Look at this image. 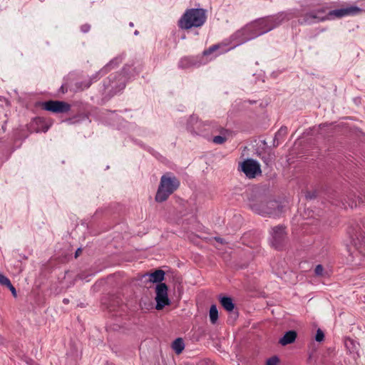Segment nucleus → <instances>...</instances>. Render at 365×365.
Wrapping results in <instances>:
<instances>
[{
    "mask_svg": "<svg viewBox=\"0 0 365 365\" xmlns=\"http://www.w3.org/2000/svg\"><path fill=\"white\" fill-rule=\"evenodd\" d=\"M139 73L133 66L125 65L121 73H115L110 74L103 81V91L110 96H113L123 90L126 85V81L135 76Z\"/></svg>",
    "mask_w": 365,
    "mask_h": 365,
    "instance_id": "nucleus-1",
    "label": "nucleus"
},
{
    "mask_svg": "<svg viewBox=\"0 0 365 365\" xmlns=\"http://www.w3.org/2000/svg\"><path fill=\"white\" fill-rule=\"evenodd\" d=\"M206 21L205 11L203 9H190L186 11L178 22V26L183 29L200 27Z\"/></svg>",
    "mask_w": 365,
    "mask_h": 365,
    "instance_id": "nucleus-2",
    "label": "nucleus"
},
{
    "mask_svg": "<svg viewBox=\"0 0 365 365\" xmlns=\"http://www.w3.org/2000/svg\"><path fill=\"white\" fill-rule=\"evenodd\" d=\"M296 16L295 13L291 10L279 12L273 16H268L264 18L259 19V25H261V31L258 34H264L274 28L281 25L284 21H289Z\"/></svg>",
    "mask_w": 365,
    "mask_h": 365,
    "instance_id": "nucleus-3",
    "label": "nucleus"
},
{
    "mask_svg": "<svg viewBox=\"0 0 365 365\" xmlns=\"http://www.w3.org/2000/svg\"><path fill=\"white\" fill-rule=\"evenodd\" d=\"M296 16L295 13L291 10L279 12L273 16H268L264 18L259 19V25H261V31L258 34H264L274 28L281 25L284 21H289Z\"/></svg>",
    "mask_w": 365,
    "mask_h": 365,
    "instance_id": "nucleus-4",
    "label": "nucleus"
},
{
    "mask_svg": "<svg viewBox=\"0 0 365 365\" xmlns=\"http://www.w3.org/2000/svg\"><path fill=\"white\" fill-rule=\"evenodd\" d=\"M179 186L180 181L175 176L170 175H163L155 195V201L158 202L165 201Z\"/></svg>",
    "mask_w": 365,
    "mask_h": 365,
    "instance_id": "nucleus-5",
    "label": "nucleus"
},
{
    "mask_svg": "<svg viewBox=\"0 0 365 365\" xmlns=\"http://www.w3.org/2000/svg\"><path fill=\"white\" fill-rule=\"evenodd\" d=\"M251 209L256 213L269 217H277L283 212V206L276 200H270L267 202H260L250 205Z\"/></svg>",
    "mask_w": 365,
    "mask_h": 365,
    "instance_id": "nucleus-6",
    "label": "nucleus"
},
{
    "mask_svg": "<svg viewBox=\"0 0 365 365\" xmlns=\"http://www.w3.org/2000/svg\"><path fill=\"white\" fill-rule=\"evenodd\" d=\"M123 56H119L112 59L103 68L92 75L88 81H82L79 83L78 87L82 90L88 88L93 82L97 81L101 77L106 74L111 68L118 66L123 61Z\"/></svg>",
    "mask_w": 365,
    "mask_h": 365,
    "instance_id": "nucleus-7",
    "label": "nucleus"
},
{
    "mask_svg": "<svg viewBox=\"0 0 365 365\" xmlns=\"http://www.w3.org/2000/svg\"><path fill=\"white\" fill-rule=\"evenodd\" d=\"M271 245L276 250H282L287 244V234L286 227L282 225L274 227L271 232Z\"/></svg>",
    "mask_w": 365,
    "mask_h": 365,
    "instance_id": "nucleus-8",
    "label": "nucleus"
},
{
    "mask_svg": "<svg viewBox=\"0 0 365 365\" xmlns=\"http://www.w3.org/2000/svg\"><path fill=\"white\" fill-rule=\"evenodd\" d=\"M327 9L324 7L313 10L304 14L299 19L301 25H310L326 21L325 13Z\"/></svg>",
    "mask_w": 365,
    "mask_h": 365,
    "instance_id": "nucleus-9",
    "label": "nucleus"
},
{
    "mask_svg": "<svg viewBox=\"0 0 365 365\" xmlns=\"http://www.w3.org/2000/svg\"><path fill=\"white\" fill-rule=\"evenodd\" d=\"M42 109L53 113H66L70 111V103L62 101L49 100L41 103Z\"/></svg>",
    "mask_w": 365,
    "mask_h": 365,
    "instance_id": "nucleus-10",
    "label": "nucleus"
},
{
    "mask_svg": "<svg viewBox=\"0 0 365 365\" xmlns=\"http://www.w3.org/2000/svg\"><path fill=\"white\" fill-rule=\"evenodd\" d=\"M362 10L356 6H351L346 8L334 9L325 13L326 20L340 19L346 16H353L359 14Z\"/></svg>",
    "mask_w": 365,
    "mask_h": 365,
    "instance_id": "nucleus-11",
    "label": "nucleus"
},
{
    "mask_svg": "<svg viewBox=\"0 0 365 365\" xmlns=\"http://www.w3.org/2000/svg\"><path fill=\"white\" fill-rule=\"evenodd\" d=\"M241 170L249 178H255L262 173L259 163L252 158H248L241 163Z\"/></svg>",
    "mask_w": 365,
    "mask_h": 365,
    "instance_id": "nucleus-12",
    "label": "nucleus"
},
{
    "mask_svg": "<svg viewBox=\"0 0 365 365\" xmlns=\"http://www.w3.org/2000/svg\"><path fill=\"white\" fill-rule=\"evenodd\" d=\"M168 286L165 283L158 284L156 286V306L158 310H161L165 306L170 304V299L168 297Z\"/></svg>",
    "mask_w": 365,
    "mask_h": 365,
    "instance_id": "nucleus-13",
    "label": "nucleus"
},
{
    "mask_svg": "<svg viewBox=\"0 0 365 365\" xmlns=\"http://www.w3.org/2000/svg\"><path fill=\"white\" fill-rule=\"evenodd\" d=\"M203 63H205L202 56H184L178 61V66L181 69H187L192 67H199Z\"/></svg>",
    "mask_w": 365,
    "mask_h": 365,
    "instance_id": "nucleus-14",
    "label": "nucleus"
},
{
    "mask_svg": "<svg viewBox=\"0 0 365 365\" xmlns=\"http://www.w3.org/2000/svg\"><path fill=\"white\" fill-rule=\"evenodd\" d=\"M351 237L354 247L365 259V232L359 229L356 232L355 237Z\"/></svg>",
    "mask_w": 365,
    "mask_h": 365,
    "instance_id": "nucleus-15",
    "label": "nucleus"
},
{
    "mask_svg": "<svg viewBox=\"0 0 365 365\" xmlns=\"http://www.w3.org/2000/svg\"><path fill=\"white\" fill-rule=\"evenodd\" d=\"M232 38L234 41H237V44L244 43L248 41L254 39L252 33L248 29V25L247 24L245 27L237 31L232 36Z\"/></svg>",
    "mask_w": 365,
    "mask_h": 365,
    "instance_id": "nucleus-16",
    "label": "nucleus"
},
{
    "mask_svg": "<svg viewBox=\"0 0 365 365\" xmlns=\"http://www.w3.org/2000/svg\"><path fill=\"white\" fill-rule=\"evenodd\" d=\"M165 272L162 269H156L152 273H145L142 276L143 279H145V282H149L153 283H163L162 281L165 278Z\"/></svg>",
    "mask_w": 365,
    "mask_h": 365,
    "instance_id": "nucleus-17",
    "label": "nucleus"
},
{
    "mask_svg": "<svg viewBox=\"0 0 365 365\" xmlns=\"http://www.w3.org/2000/svg\"><path fill=\"white\" fill-rule=\"evenodd\" d=\"M50 125H48L44 118L41 117H36L34 118L31 123V129L36 133L43 132L46 133L49 129Z\"/></svg>",
    "mask_w": 365,
    "mask_h": 365,
    "instance_id": "nucleus-18",
    "label": "nucleus"
},
{
    "mask_svg": "<svg viewBox=\"0 0 365 365\" xmlns=\"http://www.w3.org/2000/svg\"><path fill=\"white\" fill-rule=\"evenodd\" d=\"M218 299L222 307L228 312H232L235 308V304L230 297L220 294Z\"/></svg>",
    "mask_w": 365,
    "mask_h": 365,
    "instance_id": "nucleus-19",
    "label": "nucleus"
},
{
    "mask_svg": "<svg viewBox=\"0 0 365 365\" xmlns=\"http://www.w3.org/2000/svg\"><path fill=\"white\" fill-rule=\"evenodd\" d=\"M259 156L263 163L268 167L272 166L275 160L274 153L270 150L259 153Z\"/></svg>",
    "mask_w": 365,
    "mask_h": 365,
    "instance_id": "nucleus-20",
    "label": "nucleus"
},
{
    "mask_svg": "<svg viewBox=\"0 0 365 365\" xmlns=\"http://www.w3.org/2000/svg\"><path fill=\"white\" fill-rule=\"evenodd\" d=\"M247 25H248V29H250V31L252 33L254 38L262 35V34H258L262 30L261 25H259V22L258 19L247 24Z\"/></svg>",
    "mask_w": 365,
    "mask_h": 365,
    "instance_id": "nucleus-21",
    "label": "nucleus"
},
{
    "mask_svg": "<svg viewBox=\"0 0 365 365\" xmlns=\"http://www.w3.org/2000/svg\"><path fill=\"white\" fill-rule=\"evenodd\" d=\"M297 336V333L294 330H289L287 331L282 337H281L278 342H294Z\"/></svg>",
    "mask_w": 365,
    "mask_h": 365,
    "instance_id": "nucleus-22",
    "label": "nucleus"
},
{
    "mask_svg": "<svg viewBox=\"0 0 365 365\" xmlns=\"http://www.w3.org/2000/svg\"><path fill=\"white\" fill-rule=\"evenodd\" d=\"M209 317L210 322L215 324L218 319V310L215 304L211 305L209 312Z\"/></svg>",
    "mask_w": 365,
    "mask_h": 365,
    "instance_id": "nucleus-23",
    "label": "nucleus"
},
{
    "mask_svg": "<svg viewBox=\"0 0 365 365\" xmlns=\"http://www.w3.org/2000/svg\"><path fill=\"white\" fill-rule=\"evenodd\" d=\"M227 133V130H226L225 128H222L220 130V133L222 134V135L215 136L212 138V142L217 145L223 144L227 140V138L225 135V134Z\"/></svg>",
    "mask_w": 365,
    "mask_h": 365,
    "instance_id": "nucleus-24",
    "label": "nucleus"
},
{
    "mask_svg": "<svg viewBox=\"0 0 365 365\" xmlns=\"http://www.w3.org/2000/svg\"><path fill=\"white\" fill-rule=\"evenodd\" d=\"M319 344H312V346L310 347L311 351L309 353V359H318V349H319Z\"/></svg>",
    "mask_w": 365,
    "mask_h": 365,
    "instance_id": "nucleus-25",
    "label": "nucleus"
},
{
    "mask_svg": "<svg viewBox=\"0 0 365 365\" xmlns=\"http://www.w3.org/2000/svg\"><path fill=\"white\" fill-rule=\"evenodd\" d=\"M88 118V116L86 114L81 113L80 115L73 116L71 118L68 119V121H70L71 123H78L80 121L85 120Z\"/></svg>",
    "mask_w": 365,
    "mask_h": 365,
    "instance_id": "nucleus-26",
    "label": "nucleus"
},
{
    "mask_svg": "<svg viewBox=\"0 0 365 365\" xmlns=\"http://www.w3.org/2000/svg\"><path fill=\"white\" fill-rule=\"evenodd\" d=\"M171 348L177 354H180L185 349V344H171Z\"/></svg>",
    "mask_w": 365,
    "mask_h": 365,
    "instance_id": "nucleus-27",
    "label": "nucleus"
},
{
    "mask_svg": "<svg viewBox=\"0 0 365 365\" xmlns=\"http://www.w3.org/2000/svg\"><path fill=\"white\" fill-rule=\"evenodd\" d=\"M345 346L346 348V350L350 353H356L357 357L359 356V354L358 351V349H356V344H345Z\"/></svg>",
    "mask_w": 365,
    "mask_h": 365,
    "instance_id": "nucleus-28",
    "label": "nucleus"
},
{
    "mask_svg": "<svg viewBox=\"0 0 365 365\" xmlns=\"http://www.w3.org/2000/svg\"><path fill=\"white\" fill-rule=\"evenodd\" d=\"M219 47H220V46L217 44L212 45L209 48H207L203 51L202 56L203 57V56H207L210 55L211 53H212L213 52L217 51L219 48Z\"/></svg>",
    "mask_w": 365,
    "mask_h": 365,
    "instance_id": "nucleus-29",
    "label": "nucleus"
},
{
    "mask_svg": "<svg viewBox=\"0 0 365 365\" xmlns=\"http://www.w3.org/2000/svg\"><path fill=\"white\" fill-rule=\"evenodd\" d=\"M279 359L277 356H273L267 360L266 365H278Z\"/></svg>",
    "mask_w": 365,
    "mask_h": 365,
    "instance_id": "nucleus-30",
    "label": "nucleus"
},
{
    "mask_svg": "<svg viewBox=\"0 0 365 365\" xmlns=\"http://www.w3.org/2000/svg\"><path fill=\"white\" fill-rule=\"evenodd\" d=\"M287 134V127H281L279 130L275 133L276 138H284Z\"/></svg>",
    "mask_w": 365,
    "mask_h": 365,
    "instance_id": "nucleus-31",
    "label": "nucleus"
},
{
    "mask_svg": "<svg viewBox=\"0 0 365 365\" xmlns=\"http://www.w3.org/2000/svg\"><path fill=\"white\" fill-rule=\"evenodd\" d=\"M324 339V331L318 329L315 335V340L317 342H322Z\"/></svg>",
    "mask_w": 365,
    "mask_h": 365,
    "instance_id": "nucleus-32",
    "label": "nucleus"
},
{
    "mask_svg": "<svg viewBox=\"0 0 365 365\" xmlns=\"http://www.w3.org/2000/svg\"><path fill=\"white\" fill-rule=\"evenodd\" d=\"M305 197L307 199L313 200L317 197V192L316 190L314 191H308L307 192Z\"/></svg>",
    "mask_w": 365,
    "mask_h": 365,
    "instance_id": "nucleus-33",
    "label": "nucleus"
},
{
    "mask_svg": "<svg viewBox=\"0 0 365 365\" xmlns=\"http://www.w3.org/2000/svg\"><path fill=\"white\" fill-rule=\"evenodd\" d=\"M10 280L5 275L0 273V284L6 286L9 283Z\"/></svg>",
    "mask_w": 365,
    "mask_h": 365,
    "instance_id": "nucleus-34",
    "label": "nucleus"
},
{
    "mask_svg": "<svg viewBox=\"0 0 365 365\" xmlns=\"http://www.w3.org/2000/svg\"><path fill=\"white\" fill-rule=\"evenodd\" d=\"M197 365H215L210 359H203L200 360Z\"/></svg>",
    "mask_w": 365,
    "mask_h": 365,
    "instance_id": "nucleus-35",
    "label": "nucleus"
},
{
    "mask_svg": "<svg viewBox=\"0 0 365 365\" xmlns=\"http://www.w3.org/2000/svg\"><path fill=\"white\" fill-rule=\"evenodd\" d=\"M324 272V267L322 264H318L316 266L314 272L317 276H322Z\"/></svg>",
    "mask_w": 365,
    "mask_h": 365,
    "instance_id": "nucleus-36",
    "label": "nucleus"
},
{
    "mask_svg": "<svg viewBox=\"0 0 365 365\" xmlns=\"http://www.w3.org/2000/svg\"><path fill=\"white\" fill-rule=\"evenodd\" d=\"M80 29L82 33L86 34L90 31L91 25L88 24H84L81 26Z\"/></svg>",
    "mask_w": 365,
    "mask_h": 365,
    "instance_id": "nucleus-37",
    "label": "nucleus"
},
{
    "mask_svg": "<svg viewBox=\"0 0 365 365\" xmlns=\"http://www.w3.org/2000/svg\"><path fill=\"white\" fill-rule=\"evenodd\" d=\"M6 287H7L9 289V290L12 293V295L14 297H16L17 296L16 290L15 287L11 284V281L9 282V283Z\"/></svg>",
    "mask_w": 365,
    "mask_h": 365,
    "instance_id": "nucleus-38",
    "label": "nucleus"
},
{
    "mask_svg": "<svg viewBox=\"0 0 365 365\" xmlns=\"http://www.w3.org/2000/svg\"><path fill=\"white\" fill-rule=\"evenodd\" d=\"M67 91H68V87L66 85H64V84L61 85V88L59 89V92L63 93V94H64Z\"/></svg>",
    "mask_w": 365,
    "mask_h": 365,
    "instance_id": "nucleus-39",
    "label": "nucleus"
},
{
    "mask_svg": "<svg viewBox=\"0 0 365 365\" xmlns=\"http://www.w3.org/2000/svg\"><path fill=\"white\" fill-rule=\"evenodd\" d=\"M279 138H276V135H274V140H273V147H277L279 145Z\"/></svg>",
    "mask_w": 365,
    "mask_h": 365,
    "instance_id": "nucleus-40",
    "label": "nucleus"
},
{
    "mask_svg": "<svg viewBox=\"0 0 365 365\" xmlns=\"http://www.w3.org/2000/svg\"><path fill=\"white\" fill-rule=\"evenodd\" d=\"M81 251H82L81 248H78L75 252V257H78V256L80 255Z\"/></svg>",
    "mask_w": 365,
    "mask_h": 365,
    "instance_id": "nucleus-41",
    "label": "nucleus"
},
{
    "mask_svg": "<svg viewBox=\"0 0 365 365\" xmlns=\"http://www.w3.org/2000/svg\"><path fill=\"white\" fill-rule=\"evenodd\" d=\"M172 342H183V340L181 337H178L175 339Z\"/></svg>",
    "mask_w": 365,
    "mask_h": 365,
    "instance_id": "nucleus-42",
    "label": "nucleus"
},
{
    "mask_svg": "<svg viewBox=\"0 0 365 365\" xmlns=\"http://www.w3.org/2000/svg\"><path fill=\"white\" fill-rule=\"evenodd\" d=\"M215 240H216L217 242H220L221 244H222L224 242L223 239H222L220 237H215Z\"/></svg>",
    "mask_w": 365,
    "mask_h": 365,
    "instance_id": "nucleus-43",
    "label": "nucleus"
},
{
    "mask_svg": "<svg viewBox=\"0 0 365 365\" xmlns=\"http://www.w3.org/2000/svg\"><path fill=\"white\" fill-rule=\"evenodd\" d=\"M69 300L68 299H63V302L65 304H67L68 303Z\"/></svg>",
    "mask_w": 365,
    "mask_h": 365,
    "instance_id": "nucleus-44",
    "label": "nucleus"
},
{
    "mask_svg": "<svg viewBox=\"0 0 365 365\" xmlns=\"http://www.w3.org/2000/svg\"><path fill=\"white\" fill-rule=\"evenodd\" d=\"M134 34L135 36H138L139 34V31L138 30H135V32H134Z\"/></svg>",
    "mask_w": 365,
    "mask_h": 365,
    "instance_id": "nucleus-45",
    "label": "nucleus"
},
{
    "mask_svg": "<svg viewBox=\"0 0 365 365\" xmlns=\"http://www.w3.org/2000/svg\"><path fill=\"white\" fill-rule=\"evenodd\" d=\"M129 26L130 27H133L134 26V24L133 22H130Z\"/></svg>",
    "mask_w": 365,
    "mask_h": 365,
    "instance_id": "nucleus-46",
    "label": "nucleus"
},
{
    "mask_svg": "<svg viewBox=\"0 0 365 365\" xmlns=\"http://www.w3.org/2000/svg\"><path fill=\"white\" fill-rule=\"evenodd\" d=\"M148 151H149L150 153H152V152L153 151V148H148Z\"/></svg>",
    "mask_w": 365,
    "mask_h": 365,
    "instance_id": "nucleus-47",
    "label": "nucleus"
},
{
    "mask_svg": "<svg viewBox=\"0 0 365 365\" xmlns=\"http://www.w3.org/2000/svg\"><path fill=\"white\" fill-rule=\"evenodd\" d=\"M2 129H3L4 131H5V130H6L5 125L2 126Z\"/></svg>",
    "mask_w": 365,
    "mask_h": 365,
    "instance_id": "nucleus-48",
    "label": "nucleus"
}]
</instances>
